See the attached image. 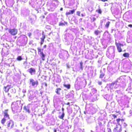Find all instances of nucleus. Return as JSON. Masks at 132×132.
Instances as JSON below:
<instances>
[{"label": "nucleus", "instance_id": "1", "mask_svg": "<svg viewBox=\"0 0 132 132\" xmlns=\"http://www.w3.org/2000/svg\"><path fill=\"white\" fill-rule=\"evenodd\" d=\"M124 120L123 119H121L120 118L117 119H116V121L118 125H116V127L113 129V132H121L122 130L121 125L120 124V122L121 121V122H123Z\"/></svg>", "mask_w": 132, "mask_h": 132}, {"label": "nucleus", "instance_id": "2", "mask_svg": "<svg viewBox=\"0 0 132 132\" xmlns=\"http://www.w3.org/2000/svg\"><path fill=\"white\" fill-rule=\"evenodd\" d=\"M14 122L12 120H10L7 123V125L8 128L12 129L14 127Z\"/></svg>", "mask_w": 132, "mask_h": 132}, {"label": "nucleus", "instance_id": "3", "mask_svg": "<svg viewBox=\"0 0 132 132\" xmlns=\"http://www.w3.org/2000/svg\"><path fill=\"white\" fill-rule=\"evenodd\" d=\"M115 44L117 47L118 52H121L122 51V49L121 47L123 46V45L120 43H118L116 42L115 43Z\"/></svg>", "mask_w": 132, "mask_h": 132}, {"label": "nucleus", "instance_id": "4", "mask_svg": "<svg viewBox=\"0 0 132 132\" xmlns=\"http://www.w3.org/2000/svg\"><path fill=\"white\" fill-rule=\"evenodd\" d=\"M9 32L11 35L14 36L17 34L18 30L15 28L10 29L9 30Z\"/></svg>", "mask_w": 132, "mask_h": 132}, {"label": "nucleus", "instance_id": "5", "mask_svg": "<svg viewBox=\"0 0 132 132\" xmlns=\"http://www.w3.org/2000/svg\"><path fill=\"white\" fill-rule=\"evenodd\" d=\"M30 83L33 86H34L35 85L37 86L38 84V82L37 80L35 81L34 80L32 79H30Z\"/></svg>", "mask_w": 132, "mask_h": 132}, {"label": "nucleus", "instance_id": "6", "mask_svg": "<svg viewBox=\"0 0 132 132\" xmlns=\"http://www.w3.org/2000/svg\"><path fill=\"white\" fill-rule=\"evenodd\" d=\"M8 110L6 109L3 112V113L4 114V118H7L8 119H10L9 115L8 113Z\"/></svg>", "mask_w": 132, "mask_h": 132}, {"label": "nucleus", "instance_id": "7", "mask_svg": "<svg viewBox=\"0 0 132 132\" xmlns=\"http://www.w3.org/2000/svg\"><path fill=\"white\" fill-rule=\"evenodd\" d=\"M28 71L31 75H32L33 74H35L36 71L35 69L31 68L28 69Z\"/></svg>", "mask_w": 132, "mask_h": 132}, {"label": "nucleus", "instance_id": "8", "mask_svg": "<svg viewBox=\"0 0 132 132\" xmlns=\"http://www.w3.org/2000/svg\"><path fill=\"white\" fill-rule=\"evenodd\" d=\"M42 35H43L42 37L40 38L41 41L40 42V44L41 45H42L43 44L44 41V39L45 38V35L44 34L43 32L42 34Z\"/></svg>", "mask_w": 132, "mask_h": 132}, {"label": "nucleus", "instance_id": "9", "mask_svg": "<svg viewBox=\"0 0 132 132\" xmlns=\"http://www.w3.org/2000/svg\"><path fill=\"white\" fill-rule=\"evenodd\" d=\"M76 9H73L72 10H71L69 12H67L65 13V14L66 16H68L70 14H74L75 11Z\"/></svg>", "mask_w": 132, "mask_h": 132}, {"label": "nucleus", "instance_id": "10", "mask_svg": "<svg viewBox=\"0 0 132 132\" xmlns=\"http://www.w3.org/2000/svg\"><path fill=\"white\" fill-rule=\"evenodd\" d=\"M13 107L15 109V110H18L19 107L17 103H15L13 104Z\"/></svg>", "mask_w": 132, "mask_h": 132}, {"label": "nucleus", "instance_id": "11", "mask_svg": "<svg viewBox=\"0 0 132 132\" xmlns=\"http://www.w3.org/2000/svg\"><path fill=\"white\" fill-rule=\"evenodd\" d=\"M61 89L60 88H57L55 91V93L58 95H59L60 94V91L61 90Z\"/></svg>", "mask_w": 132, "mask_h": 132}, {"label": "nucleus", "instance_id": "12", "mask_svg": "<svg viewBox=\"0 0 132 132\" xmlns=\"http://www.w3.org/2000/svg\"><path fill=\"white\" fill-rule=\"evenodd\" d=\"M40 54L41 55V57L42 58V60H44L45 57V55L44 54L43 52L40 53Z\"/></svg>", "mask_w": 132, "mask_h": 132}, {"label": "nucleus", "instance_id": "13", "mask_svg": "<svg viewBox=\"0 0 132 132\" xmlns=\"http://www.w3.org/2000/svg\"><path fill=\"white\" fill-rule=\"evenodd\" d=\"M63 86L65 87L66 88L68 89H70V84H63Z\"/></svg>", "mask_w": 132, "mask_h": 132}, {"label": "nucleus", "instance_id": "14", "mask_svg": "<svg viewBox=\"0 0 132 132\" xmlns=\"http://www.w3.org/2000/svg\"><path fill=\"white\" fill-rule=\"evenodd\" d=\"M8 86H5L4 87V90L6 92H8L9 90L10 89V88H8Z\"/></svg>", "mask_w": 132, "mask_h": 132}, {"label": "nucleus", "instance_id": "15", "mask_svg": "<svg viewBox=\"0 0 132 132\" xmlns=\"http://www.w3.org/2000/svg\"><path fill=\"white\" fill-rule=\"evenodd\" d=\"M64 112H63L62 115L61 116H59L58 117L59 118L63 120V118L64 117Z\"/></svg>", "mask_w": 132, "mask_h": 132}, {"label": "nucleus", "instance_id": "16", "mask_svg": "<svg viewBox=\"0 0 132 132\" xmlns=\"http://www.w3.org/2000/svg\"><path fill=\"white\" fill-rule=\"evenodd\" d=\"M6 121V119L5 118H4L1 120V123L4 125Z\"/></svg>", "mask_w": 132, "mask_h": 132}, {"label": "nucleus", "instance_id": "17", "mask_svg": "<svg viewBox=\"0 0 132 132\" xmlns=\"http://www.w3.org/2000/svg\"><path fill=\"white\" fill-rule=\"evenodd\" d=\"M23 109L29 113H30V111L29 109L26 106H24Z\"/></svg>", "mask_w": 132, "mask_h": 132}, {"label": "nucleus", "instance_id": "18", "mask_svg": "<svg viewBox=\"0 0 132 132\" xmlns=\"http://www.w3.org/2000/svg\"><path fill=\"white\" fill-rule=\"evenodd\" d=\"M110 23V21H109L107 22L105 25V27L107 28H108L109 27Z\"/></svg>", "mask_w": 132, "mask_h": 132}, {"label": "nucleus", "instance_id": "19", "mask_svg": "<svg viewBox=\"0 0 132 132\" xmlns=\"http://www.w3.org/2000/svg\"><path fill=\"white\" fill-rule=\"evenodd\" d=\"M101 32L99 31L98 30H96L95 31L94 33L96 35H98V34H100Z\"/></svg>", "mask_w": 132, "mask_h": 132}, {"label": "nucleus", "instance_id": "20", "mask_svg": "<svg viewBox=\"0 0 132 132\" xmlns=\"http://www.w3.org/2000/svg\"><path fill=\"white\" fill-rule=\"evenodd\" d=\"M64 23H63L62 22H60L59 23V25L60 26H64L65 25V24L67 25V22L64 21Z\"/></svg>", "mask_w": 132, "mask_h": 132}, {"label": "nucleus", "instance_id": "21", "mask_svg": "<svg viewBox=\"0 0 132 132\" xmlns=\"http://www.w3.org/2000/svg\"><path fill=\"white\" fill-rule=\"evenodd\" d=\"M123 56L125 57H129V54L128 53H124Z\"/></svg>", "mask_w": 132, "mask_h": 132}, {"label": "nucleus", "instance_id": "22", "mask_svg": "<svg viewBox=\"0 0 132 132\" xmlns=\"http://www.w3.org/2000/svg\"><path fill=\"white\" fill-rule=\"evenodd\" d=\"M16 59L18 61H21L22 59L21 56H19L17 57Z\"/></svg>", "mask_w": 132, "mask_h": 132}, {"label": "nucleus", "instance_id": "23", "mask_svg": "<svg viewBox=\"0 0 132 132\" xmlns=\"http://www.w3.org/2000/svg\"><path fill=\"white\" fill-rule=\"evenodd\" d=\"M96 11V12H97L98 13L101 14L102 11L100 9H99L98 10H97Z\"/></svg>", "mask_w": 132, "mask_h": 132}, {"label": "nucleus", "instance_id": "24", "mask_svg": "<svg viewBox=\"0 0 132 132\" xmlns=\"http://www.w3.org/2000/svg\"><path fill=\"white\" fill-rule=\"evenodd\" d=\"M96 20V18L95 17H93L92 18H90V21L91 22H93L95 21Z\"/></svg>", "mask_w": 132, "mask_h": 132}, {"label": "nucleus", "instance_id": "25", "mask_svg": "<svg viewBox=\"0 0 132 132\" xmlns=\"http://www.w3.org/2000/svg\"><path fill=\"white\" fill-rule=\"evenodd\" d=\"M105 75V74H104V73H101L100 74V76H99V77L100 78H102Z\"/></svg>", "mask_w": 132, "mask_h": 132}, {"label": "nucleus", "instance_id": "26", "mask_svg": "<svg viewBox=\"0 0 132 132\" xmlns=\"http://www.w3.org/2000/svg\"><path fill=\"white\" fill-rule=\"evenodd\" d=\"M37 49L38 52H40V53H41V52H43L42 51H41L42 50V51H43V49H42V50H41V48L39 47H38L37 48Z\"/></svg>", "mask_w": 132, "mask_h": 132}, {"label": "nucleus", "instance_id": "27", "mask_svg": "<svg viewBox=\"0 0 132 132\" xmlns=\"http://www.w3.org/2000/svg\"><path fill=\"white\" fill-rule=\"evenodd\" d=\"M80 68L82 70L83 69V67H82V64L83 63L82 62H80Z\"/></svg>", "mask_w": 132, "mask_h": 132}, {"label": "nucleus", "instance_id": "28", "mask_svg": "<svg viewBox=\"0 0 132 132\" xmlns=\"http://www.w3.org/2000/svg\"><path fill=\"white\" fill-rule=\"evenodd\" d=\"M80 11H77V14L78 16H80Z\"/></svg>", "mask_w": 132, "mask_h": 132}, {"label": "nucleus", "instance_id": "29", "mask_svg": "<svg viewBox=\"0 0 132 132\" xmlns=\"http://www.w3.org/2000/svg\"><path fill=\"white\" fill-rule=\"evenodd\" d=\"M112 116H113L114 118H117V116L115 114H112Z\"/></svg>", "mask_w": 132, "mask_h": 132}, {"label": "nucleus", "instance_id": "30", "mask_svg": "<svg viewBox=\"0 0 132 132\" xmlns=\"http://www.w3.org/2000/svg\"><path fill=\"white\" fill-rule=\"evenodd\" d=\"M70 102H67V103H65V104L67 105H69V106H70Z\"/></svg>", "mask_w": 132, "mask_h": 132}, {"label": "nucleus", "instance_id": "31", "mask_svg": "<svg viewBox=\"0 0 132 132\" xmlns=\"http://www.w3.org/2000/svg\"><path fill=\"white\" fill-rule=\"evenodd\" d=\"M98 84L99 85H102V82H101V81H99L98 82Z\"/></svg>", "mask_w": 132, "mask_h": 132}, {"label": "nucleus", "instance_id": "32", "mask_svg": "<svg viewBox=\"0 0 132 132\" xmlns=\"http://www.w3.org/2000/svg\"><path fill=\"white\" fill-rule=\"evenodd\" d=\"M128 26L132 28V24H129L128 25Z\"/></svg>", "mask_w": 132, "mask_h": 132}, {"label": "nucleus", "instance_id": "33", "mask_svg": "<svg viewBox=\"0 0 132 132\" xmlns=\"http://www.w3.org/2000/svg\"><path fill=\"white\" fill-rule=\"evenodd\" d=\"M101 1L103 2H105L106 1H108V0H101Z\"/></svg>", "mask_w": 132, "mask_h": 132}, {"label": "nucleus", "instance_id": "34", "mask_svg": "<svg viewBox=\"0 0 132 132\" xmlns=\"http://www.w3.org/2000/svg\"><path fill=\"white\" fill-rule=\"evenodd\" d=\"M114 83H111V84L110 85H111V86H112V85H114Z\"/></svg>", "mask_w": 132, "mask_h": 132}, {"label": "nucleus", "instance_id": "35", "mask_svg": "<svg viewBox=\"0 0 132 132\" xmlns=\"http://www.w3.org/2000/svg\"><path fill=\"white\" fill-rule=\"evenodd\" d=\"M46 45H44V48H46Z\"/></svg>", "mask_w": 132, "mask_h": 132}, {"label": "nucleus", "instance_id": "36", "mask_svg": "<svg viewBox=\"0 0 132 132\" xmlns=\"http://www.w3.org/2000/svg\"><path fill=\"white\" fill-rule=\"evenodd\" d=\"M56 129H54V132H56Z\"/></svg>", "mask_w": 132, "mask_h": 132}, {"label": "nucleus", "instance_id": "37", "mask_svg": "<svg viewBox=\"0 0 132 132\" xmlns=\"http://www.w3.org/2000/svg\"><path fill=\"white\" fill-rule=\"evenodd\" d=\"M60 10L61 11H62L63 10V8L62 7H61L60 9Z\"/></svg>", "mask_w": 132, "mask_h": 132}, {"label": "nucleus", "instance_id": "38", "mask_svg": "<svg viewBox=\"0 0 132 132\" xmlns=\"http://www.w3.org/2000/svg\"><path fill=\"white\" fill-rule=\"evenodd\" d=\"M62 111L63 112L64 110V109L63 108H62Z\"/></svg>", "mask_w": 132, "mask_h": 132}, {"label": "nucleus", "instance_id": "39", "mask_svg": "<svg viewBox=\"0 0 132 132\" xmlns=\"http://www.w3.org/2000/svg\"><path fill=\"white\" fill-rule=\"evenodd\" d=\"M81 15L82 16H84V15L83 14H81Z\"/></svg>", "mask_w": 132, "mask_h": 132}, {"label": "nucleus", "instance_id": "40", "mask_svg": "<svg viewBox=\"0 0 132 132\" xmlns=\"http://www.w3.org/2000/svg\"><path fill=\"white\" fill-rule=\"evenodd\" d=\"M45 84L46 86H47V84L46 83H45Z\"/></svg>", "mask_w": 132, "mask_h": 132}, {"label": "nucleus", "instance_id": "41", "mask_svg": "<svg viewBox=\"0 0 132 132\" xmlns=\"http://www.w3.org/2000/svg\"><path fill=\"white\" fill-rule=\"evenodd\" d=\"M42 17L43 18H45V16L44 15H43L42 16Z\"/></svg>", "mask_w": 132, "mask_h": 132}, {"label": "nucleus", "instance_id": "42", "mask_svg": "<svg viewBox=\"0 0 132 132\" xmlns=\"http://www.w3.org/2000/svg\"><path fill=\"white\" fill-rule=\"evenodd\" d=\"M31 35V34H29V36L30 37Z\"/></svg>", "mask_w": 132, "mask_h": 132}, {"label": "nucleus", "instance_id": "43", "mask_svg": "<svg viewBox=\"0 0 132 132\" xmlns=\"http://www.w3.org/2000/svg\"><path fill=\"white\" fill-rule=\"evenodd\" d=\"M82 18H80V20H82Z\"/></svg>", "mask_w": 132, "mask_h": 132}, {"label": "nucleus", "instance_id": "44", "mask_svg": "<svg viewBox=\"0 0 132 132\" xmlns=\"http://www.w3.org/2000/svg\"><path fill=\"white\" fill-rule=\"evenodd\" d=\"M56 87L57 86V85H56Z\"/></svg>", "mask_w": 132, "mask_h": 132}, {"label": "nucleus", "instance_id": "45", "mask_svg": "<svg viewBox=\"0 0 132 132\" xmlns=\"http://www.w3.org/2000/svg\"><path fill=\"white\" fill-rule=\"evenodd\" d=\"M112 124L113 125V126H114V123H113V124Z\"/></svg>", "mask_w": 132, "mask_h": 132}]
</instances>
